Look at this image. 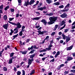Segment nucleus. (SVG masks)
I'll return each instance as SVG.
<instances>
[{
    "instance_id": "f257e3e1",
    "label": "nucleus",
    "mask_w": 75,
    "mask_h": 75,
    "mask_svg": "<svg viewBox=\"0 0 75 75\" xmlns=\"http://www.w3.org/2000/svg\"><path fill=\"white\" fill-rule=\"evenodd\" d=\"M8 22L12 25H16V26H17L16 28H15L13 30V31H15L14 32L13 34H17L18 31V29L21 28L22 26L21 25V24H20V23L19 22H18L15 23H14L11 22L9 21H8Z\"/></svg>"
},
{
    "instance_id": "f03ea898",
    "label": "nucleus",
    "mask_w": 75,
    "mask_h": 75,
    "mask_svg": "<svg viewBox=\"0 0 75 75\" xmlns=\"http://www.w3.org/2000/svg\"><path fill=\"white\" fill-rule=\"evenodd\" d=\"M58 18L56 17H51L49 18V20H50V21L48 22V24L49 25H51L55 23V22L57 20Z\"/></svg>"
},
{
    "instance_id": "7ed1b4c3",
    "label": "nucleus",
    "mask_w": 75,
    "mask_h": 75,
    "mask_svg": "<svg viewBox=\"0 0 75 75\" xmlns=\"http://www.w3.org/2000/svg\"><path fill=\"white\" fill-rule=\"evenodd\" d=\"M33 48L34 49H38L39 48V47H37V46L36 45H34L33 46H32L30 47H28V51H30L31 50H32L33 49Z\"/></svg>"
},
{
    "instance_id": "20e7f679",
    "label": "nucleus",
    "mask_w": 75,
    "mask_h": 75,
    "mask_svg": "<svg viewBox=\"0 0 75 75\" xmlns=\"http://www.w3.org/2000/svg\"><path fill=\"white\" fill-rule=\"evenodd\" d=\"M66 42L67 43L68 41H70L71 40V38L69 37V35H68V36H66Z\"/></svg>"
},
{
    "instance_id": "39448f33",
    "label": "nucleus",
    "mask_w": 75,
    "mask_h": 75,
    "mask_svg": "<svg viewBox=\"0 0 75 75\" xmlns=\"http://www.w3.org/2000/svg\"><path fill=\"white\" fill-rule=\"evenodd\" d=\"M69 6H70V4H67L64 7V11L65 12L66 11H68V10H69V9L68 8L67 9H66L67 8H68L69 7Z\"/></svg>"
},
{
    "instance_id": "423d86ee",
    "label": "nucleus",
    "mask_w": 75,
    "mask_h": 75,
    "mask_svg": "<svg viewBox=\"0 0 75 75\" xmlns=\"http://www.w3.org/2000/svg\"><path fill=\"white\" fill-rule=\"evenodd\" d=\"M60 17L62 18H67V14L65 12L63 14L60 15Z\"/></svg>"
},
{
    "instance_id": "0eeeda50",
    "label": "nucleus",
    "mask_w": 75,
    "mask_h": 75,
    "mask_svg": "<svg viewBox=\"0 0 75 75\" xmlns=\"http://www.w3.org/2000/svg\"><path fill=\"white\" fill-rule=\"evenodd\" d=\"M28 5H31L30 4V2H29V0H28L27 2H25V3L24 4L23 6H26L27 7Z\"/></svg>"
},
{
    "instance_id": "6e6552de",
    "label": "nucleus",
    "mask_w": 75,
    "mask_h": 75,
    "mask_svg": "<svg viewBox=\"0 0 75 75\" xmlns=\"http://www.w3.org/2000/svg\"><path fill=\"white\" fill-rule=\"evenodd\" d=\"M8 23H7L6 24H5L3 25V28L4 29H6V30H7V28H8Z\"/></svg>"
},
{
    "instance_id": "1a4fd4ad",
    "label": "nucleus",
    "mask_w": 75,
    "mask_h": 75,
    "mask_svg": "<svg viewBox=\"0 0 75 75\" xmlns=\"http://www.w3.org/2000/svg\"><path fill=\"white\" fill-rule=\"evenodd\" d=\"M73 47V46L72 45L69 47H67L66 48V49L67 51H70V50H71L72 49Z\"/></svg>"
},
{
    "instance_id": "9d476101",
    "label": "nucleus",
    "mask_w": 75,
    "mask_h": 75,
    "mask_svg": "<svg viewBox=\"0 0 75 75\" xmlns=\"http://www.w3.org/2000/svg\"><path fill=\"white\" fill-rule=\"evenodd\" d=\"M28 61V64H29V65H31L32 63V62H33V61H34V59H29Z\"/></svg>"
},
{
    "instance_id": "9b49d317",
    "label": "nucleus",
    "mask_w": 75,
    "mask_h": 75,
    "mask_svg": "<svg viewBox=\"0 0 75 75\" xmlns=\"http://www.w3.org/2000/svg\"><path fill=\"white\" fill-rule=\"evenodd\" d=\"M40 21L43 23H44V25L45 26L47 25V22L45 20V19H42V20L41 21Z\"/></svg>"
},
{
    "instance_id": "f8f14e48",
    "label": "nucleus",
    "mask_w": 75,
    "mask_h": 75,
    "mask_svg": "<svg viewBox=\"0 0 75 75\" xmlns=\"http://www.w3.org/2000/svg\"><path fill=\"white\" fill-rule=\"evenodd\" d=\"M41 18V17H36L35 18H32V19L33 20H40Z\"/></svg>"
},
{
    "instance_id": "ddd939ff",
    "label": "nucleus",
    "mask_w": 75,
    "mask_h": 75,
    "mask_svg": "<svg viewBox=\"0 0 75 75\" xmlns=\"http://www.w3.org/2000/svg\"><path fill=\"white\" fill-rule=\"evenodd\" d=\"M35 54L34 53L30 55V59H33L34 57H35Z\"/></svg>"
},
{
    "instance_id": "4468645a",
    "label": "nucleus",
    "mask_w": 75,
    "mask_h": 75,
    "mask_svg": "<svg viewBox=\"0 0 75 75\" xmlns=\"http://www.w3.org/2000/svg\"><path fill=\"white\" fill-rule=\"evenodd\" d=\"M46 3H48V4H50L51 3H52L53 1L51 0H46Z\"/></svg>"
},
{
    "instance_id": "2eb2a0df",
    "label": "nucleus",
    "mask_w": 75,
    "mask_h": 75,
    "mask_svg": "<svg viewBox=\"0 0 75 75\" xmlns=\"http://www.w3.org/2000/svg\"><path fill=\"white\" fill-rule=\"evenodd\" d=\"M65 21H62L61 22V23L60 24V26H62V25H65Z\"/></svg>"
},
{
    "instance_id": "dca6fc26",
    "label": "nucleus",
    "mask_w": 75,
    "mask_h": 75,
    "mask_svg": "<svg viewBox=\"0 0 75 75\" xmlns=\"http://www.w3.org/2000/svg\"><path fill=\"white\" fill-rule=\"evenodd\" d=\"M73 59V58L69 57L67 58V61H71Z\"/></svg>"
},
{
    "instance_id": "f3484780",
    "label": "nucleus",
    "mask_w": 75,
    "mask_h": 75,
    "mask_svg": "<svg viewBox=\"0 0 75 75\" xmlns=\"http://www.w3.org/2000/svg\"><path fill=\"white\" fill-rule=\"evenodd\" d=\"M35 2V0H31L30 2V4L31 5L32 4H34Z\"/></svg>"
},
{
    "instance_id": "a211bd4d",
    "label": "nucleus",
    "mask_w": 75,
    "mask_h": 75,
    "mask_svg": "<svg viewBox=\"0 0 75 75\" xmlns=\"http://www.w3.org/2000/svg\"><path fill=\"white\" fill-rule=\"evenodd\" d=\"M18 5L19 6H21V0H18Z\"/></svg>"
},
{
    "instance_id": "6ab92c4d",
    "label": "nucleus",
    "mask_w": 75,
    "mask_h": 75,
    "mask_svg": "<svg viewBox=\"0 0 75 75\" xmlns=\"http://www.w3.org/2000/svg\"><path fill=\"white\" fill-rule=\"evenodd\" d=\"M35 74V69L33 70L31 73L30 74V75H33V74Z\"/></svg>"
},
{
    "instance_id": "aec40b11",
    "label": "nucleus",
    "mask_w": 75,
    "mask_h": 75,
    "mask_svg": "<svg viewBox=\"0 0 75 75\" xmlns=\"http://www.w3.org/2000/svg\"><path fill=\"white\" fill-rule=\"evenodd\" d=\"M10 30L11 31V32L10 33H9V35H12V34H13V33H14V31L13 30V29H11Z\"/></svg>"
},
{
    "instance_id": "412c9836",
    "label": "nucleus",
    "mask_w": 75,
    "mask_h": 75,
    "mask_svg": "<svg viewBox=\"0 0 75 75\" xmlns=\"http://www.w3.org/2000/svg\"><path fill=\"white\" fill-rule=\"evenodd\" d=\"M59 4H60L59 2H58L54 3L53 4H54L55 6H58V5H59Z\"/></svg>"
},
{
    "instance_id": "4be33fe9",
    "label": "nucleus",
    "mask_w": 75,
    "mask_h": 75,
    "mask_svg": "<svg viewBox=\"0 0 75 75\" xmlns=\"http://www.w3.org/2000/svg\"><path fill=\"white\" fill-rule=\"evenodd\" d=\"M4 51V49H3L0 52V57H2V53L3 52V51Z\"/></svg>"
},
{
    "instance_id": "5701e85b",
    "label": "nucleus",
    "mask_w": 75,
    "mask_h": 75,
    "mask_svg": "<svg viewBox=\"0 0 75 75\" xmlns=\"http://www.w3.org/2000/svg\"><path fill=\"white\" fill-rule=\"evenodd\" d=\"M18 34L16 35H14L13 36V38L12 39V40H14L15 38H17V37H18Z\"/></svg>"
},
{
    "instance_id": "b1692460",
    "label": "nucleus",
    "mask_w": 75,
    "mask_h": 75,
    "mask_svg": "<svg viewBox=\"0 0 75 75\" xmlns=\"http://www.w3.org/2000/svg\"><path fill=\"white\" fill-rule=\"evenodd\" d=\"M3 18L4 20H6V19H7V16L6 15H5L4 16Z\"/></svg>"
},
{
    "instance_id": "393cba45",
    "label": "nucleus",
    "mask_w": 75,
    "mask_h": 75,
    "mask_svg": "<svg viewBox=\"0 0 75 75\" xmlns=\"http://www.w3.org/2000/svg\"><path fill=\"white\" fill-rule=\"evenodd\" d=\"M34 51H35V50H32L29 53V54H33L34 52Z\"/></svg>"
},
{
    "instance_id": "a878e982",
    "label": "nucleus",
    "mask_w": 75,
    "mask_h": 75,
    "mask_svg": "<svg viewBox=\"0 0 75 75\" xmlns=\"http://www.w3.org/2000/svg\"><path fill=\"white\" fill-rule=\"evenodd\" d=\"M62 36L63 37V39H64V40H65V38H66V36H65L64 34H62Z\"/></svg>"
},
{
    "instance_id": "bb28decb",
    "label": "nucleus",
    "mask_w": 75,
    "mask_h": 75,
    "mask_svg": "<svg viewBox=\"0 0 75 75\" xmlns=\"http://www.w3.org/2000/svg\"><path fill=\"white\" fill-rule=\"evenodd\" d=\"M19 35H20V36H22V35H23V30H21L20 32Z\"/></svg>"
},
{
    "instance_id": "cd10ccee",
    "label": "nucleus",
    "mask_w": 75,
    "mask_h": 75,
    "mask_svg": "<svg viewBox=\"0 0 75 75\" xmlns=\"http://www.w3.org/2000/svg\"><path fill=\"white\" fill-rule=\"evenodd\" d=\"M9 7H10L9 6H7L6 7L4 8V10H5V11H7V9H8V8H9Z\"/></svg>"
},
{
    "instance_id": "c85d7f7f",
    "label": "nucleus",
    "mask_w": 75,
    "mask_h": 75,
    "mask_svg": "<svg viewBox=\"0 0 75 75\" xmlns=\"http://www.w3.org/2000/svg\"><path fill=\"white\" fill-rule=\"evenodd\" d=\"M38 10H40V11H43V8L42 7H40L37 9Z\"/></svg>"
},
{
    "instance_id": "c756f323",
    "label": "nucleus",
    "mask_w": 75,
    "mask_h": 75,
    "mask_svg": "<svg viewBox=\"0 0 75 75\" xmlns=\"http://www.w3.org/2000/svg\"><path fill=\"white\" fill-rule=\"evenodd\" d=\"M13 62V60H12V59H10L9 62H8V64H11Z\"/></svg>"
},
{
    "instance_id": "7c9ffc66",
    "label": "nucleus",
    "mask_w": 75,
    "mask_h": 75,
    "mask_svg": "<svg viewBox=\"0 0 75 75\" xmlns=\"http://www.w3.org/2000/svg\"><path fill=\"white\" fill-rule=\"evenodd\" d=\"M42 5V2H40V4L38 5V8H39V7H40Z\"/></svg>"
},
{
    "instance_id": "2f4dec72",
    "label": "nucleus",
    "mask_w": 75,
    "mask_h": 75,
    "mask_svg": "<svg viewBox=\"0 0 75 75\" xmlns=\"http://www.w3.org/2000/svg\"><path fill=\"white\" fill-rule=\"evenodd\" d=\"M3 6H4L3 4H2L0 6V9H1V10H3Z\"/></svg>"
},
{
    "instance_id": "473e14b6",
    "label": "nucleus",
    "mask_w": 75,
    "mask_h": 75,
    "mask_svg": "<svg viewBox=\"0 0 75 75\" xmlns=\"http://www.w3.org/2000/svg\"><path fill=\"white\" fill-rule=\"evenodd\" d=\"M14 52H12L11 53V54L10 56V57H13V55H14Z\"/></svg>"
},
{
    "instance_id": "72a5a7b5",
    "label": "nucleus",
    "mask_w": 75,
    "mask_h": 75,
    "mask_svg": "<svg viewBox=\"0 0 75 75\" xmlns=\"http://www.w3.org/2000/svg\"><path fill=\"white\" fill-rule=\"evenodd\" d=\"M64 7V6L63 5H60L59 6V8H63Z\"/></svg>"
},
{
    "instance_id": "f704fd0d",
    "label": "nucleus",
    "mask_w": 75,
    "mask_h": 75,
    "mask_svg": "<svg viewBox=\"0 0 75 75\" xmlns=\"http://www.w3.org/2000/svg\"><path fill=\"white\" fill-rule=\"evenodd\" d=\"M65 26H66V24H65L62 27L60 28V30H62V29L64 28L65 27Z\"/></svg>"
},
{
    "instance_id": "c9c22d12",
    "label": "nucleus",
    "mask_w": 75,
    "mask_h": 75,
    "mask_svg": "<svg viewBox=\"0 0 75 75\" xmlns=\"http://www.w3.org/2000/svg\"><path fill=\"white\" fill-rule=\"evenodd\" d=\"M3 69L4 71H7V69L6 67H4Z\"/></svg>"
},
{
    "instance_id": "e433bc0d",
    "label": "nucleus",
    "mask_w": 75,
    "mask_h": 75,
    "mask_svg": "<svg viewBox=\"0 0 75 75\" xmlns=\"http://www.w3.org/2000/svg\"><path fill=\"white\" fill-rule=\"evenodd\" d=\"M17 75H20L21 74V71H18L17 72Z\"/></svg>"
},
{
    "instance_id": "4c0bfd02",
    "label": "nucleus",
    "mask_w": 75,
    "mask_h": 75,
    "mask_svg": "<svg viewBox=\"0 0 75 75\" xmlns=\"http://www.w3.org/2000/svg\"><path fill=\"white\" fill-rule=\"evenodd\" d=\"M39 32L40 34H44V33L43 31L41 32L40 30L39 31Z\"/></svg>"
},
{
    "instance_id": "58836bf2",
    "label": "nucleus",
    "mask_w": 75,
    "mask_h": 75,
    "mask_svg": "<svg viewBox=\"0 0 75 75\" xmlns=\"http://www.w3.org/2000/svg\"><path fill=\"white\" fill-rule=\"evenodd\" d=\"M14 18H9V20L10 21H11L13 20H14Z\"/></svg>"
},
{
    "instance_id": "ea45409f",
    "label": "nucleus",
    "mask_w": 75,
    "mask_h": 75,
    "mask_svg": "<svg viewBox=\"0 0 75 75\" xmlns=\"http://www.w3.org/2000/svg\"><path fill=\"white\" fill-rule=\"evenodd\" d=\"M53 47V45H49L48 47L49 48H50V50H51V47Z\"/></svg>"
},
{
    "instance_id": "a19ab883",
    "label": "nucleus",
    "mask_w": 75,
    "mask_h": 75,
    "mask_svg": "<svg viewBox=\"0 0 75 75\" xmlns=\"http://www.w3.org/2000/svg\"><path fill=\"white\" fill-rule=\"evenodd\" d=\"M69 31V29H66L64 30V33H67Z\"/></svg>"
},
{
    "instance_id": "79ce46f5",
    "label": "nucleus",
    "mask_w": 75,
    "mask_h": 75,
    "mask_svg": "<svg viewBox=\"0 0 75 75\" xmlns=\"http://www.w3.org/2000/svg\"><path fill=\"white\" fill-rule=\"evenodd\" d=\"M30 39H27L26 41V43H27L28 42H30Z\"/></svg>"
},
{
    "instance_id": "37998d69",
    "label": "nucleus",
    "mask_w": 75,
    "mask_h": 75,
    "mask_svg": "<svg viewBox=\"0 0 75 75\" xmlns=\"http://www.w3.org/2000/svg\"><path fill=\"white\" fill-rule=\"evenodd\" d=\"M27 51H23V54L24 55H25V54H27Z\"/></svg>"
},
{
    "instance_id": "c03bdc74",
    "label": "nucleus",
    "mask_w": 75,
    "mask_h": 75,
    "mask_svg": "<svg viewBox=\"0 0 75 75\" xmlns=\"http://www.w3.org/2000/svg\"><path fill=\"white\" fill-rule=\"evenodd\" d=\"M53 14H53V13H49L48 16H53Z\"/></svg>"
},
{
    "instance_id": "a18cd8bd",
    "label": "nucleus",
    "mask_w": 75,
    "mask_h": 75,
    "mask_svg": "<svg viewBox=\"0 0 75 75\" xmlns=\"http://www.w3.org/2000/svg\"><path fill=\"white\" fill-rule=\"evenodd\" d=\"M40 25L38 24V25L37 26V25H36L35 26V28H40Z\"/></svg>"
},
{
    "instance_id": "49530a36",
    "label": "nucleus",
    "mask_w": 75,
    "mask_h": 75,
    "mask_svg": "<svg viewBox=\"0 0 75 75\" xmlns=\"http://www.w3.org/2000/svg\"><path fill=\"white\" fill-rule=\"evenodd\" d=\"M55 32H52L51 33V35H52V36H54V35H55Z\"/></svg>"
},
{
    "instance_id": "de8ad7c7",
    "label": "nucleus",
    "mask_w": 75,
    "mask_h": 75,
    "mask_svg": "<svg viewBox=\"0 0 75 75\" xmlns=\"http://www.w3.org/2000/svg\"><path fill=\"white\" fill-rule=\"evenodd\" d=\"M25 28V26H23L22 27L21 30L23 31V30H24V28Z\"/></svg>"
},
{
    "instance_id": "09e8293b",
    "label": "nucleus",
    "mask_w": 75,
    "mask_h": 75,
    "mask_svg": "<svg viewBox=\"0 0 75 75\" xmlns=\"http://www.w3.org/2000/svg\"><path fill=\"white\" fill-rule=\"evenodd\" d=\"M64 73V74H65L66 75H67V74H68V73H69V71H65Z\"/></svg>"
},
{
    "instance_id": "8fccbe9b",
    "label": "nucleus",
    "mask_w": 75,
    "mask_h": 75,
    "mask_svg": "<svg viewBox=\"0 0 75 75\" xmlns=\"http://www.w3.org/2000/svg\"><path fill=\"white\" fill-rule=\"evenodd\" d=\"M10 11L11 12H14V9L11 8L10 9Z\"/></svg>"
},
{
    "instance_id": "3c124183",
    "label": "nucleus",
    "mask_w": 75,
    "mask_h": 75,
    "mask_svg": "<svg viewBox=\"0 0 75 75\" xmlns=\"http://www.w3.org/2000/svg\"><path fill=\"white\" fill-rule=\"evenodd\" d=\"M56 54L58 55H59L60 54V52H59V51H58L57 53H56Z\"/></svg>"
},
{
    "instance_id": "603ef678",
    "label": "nucleus",
    "mask_w": 75,
    "mask_h": 75,
    "mask_svg": "<svg viewBox=\"0 0 75 75\" xmlns=\"http://www.w3.org/2000/svg\"><path fill=\"white\" fill-rule=\"evenodd\" d=\"M35 61L37 63H40V61L38 60V59L36 60Z\"/></svg>"
},
{
    "instance_id": "864d4df0",
    "label": "nucleus",
    "mask_w": 75,
    "mask_h": 75,
    "mask_svg": "<svg viewBox=\"0 0 75 75\" xmlns=\"http://www.w3.org/2000/svg\"><path fill=\"white\" fill-rule=\"evenodd\" d=\"M18 16H19V13H17L16 14V18H18Z\"/></svg>"
},
{
    "instance_id": "5fc2aeb1",
    "label": "nucleus",
    "mask_w": 75,
    "mask_h": 75,
    "mask_svg": "<svg viewBox=\"0 0 75 75\" xmlns=\"http://www.w3.org/2000/svg\"><path fill=\"white\" fill-rule=\"evenodd\" d=\"M50 37H49V36H46V38L45 39V40H47V39H48V38H49Z\"/></svg>"
},
{
    "instance_id": "6e6d98bb",
    "label": "nucleus",
    "mask_w": 75,
    "mask_h": 75,
    "mask_svg": "<svg viewBox=\"0 0 75 75\" xmlns=\"http://www.w3.org/2000/svg\"><path fill=\"white\" fill-rule=\"evenodd\" d=\"M71 71L72 72H74V73H75V70H71Z\"/></svg>"
},
{
    "instance_id": "4d7b16f0",
    "label": "nucleus",
    "mask_w": 75,
    "mask_h": 75,
    "mask_svg": "<svg viewBox=\"0 0 75 75\" xmlns=\"http://www.w3.org/2000/svg\"><path fill=\"white\" fill-rule=\"evenodd\" d=\"M52 72H49L48 74V75H52Z\"/></svg>"
},
{
    "instance_id": "13d9d810",
    "label": "nucleus",
    "mask_w": 75,
    "mask_h": 75,
    "mask_svg": "<svg viewBox=\"0 0 75 75\" xmlns=\"http://www.w3.org/2000/svg\"><path fill=\"white\" fill-rule=\"evenodd\" d=\"M61 68V67L60 66H59V67H58L57 69H58V70H59Z\"/></svg>"
},
{
    "instance_id": "bf43d9fd",
    "label": "nucleus",
    "mask_w": 75,
    "mask_h": 75,
    "mask_svg": "<svg viewBox=\"0 0 75 75\" xmlns=\"http://www.w3.org/2000/svg\"><path fill=\"white\" fill-rule=\"evenodd\" d=\"M60 43H61V44H62L63 42H64V40H60Z\"/></svg>"
},
{
    "instance_id": "052dcab7",
    "label": "nucleus",
    "mask_w": 75,
    "mask_h": 75,
    "mask_svg": "<svg viewBox=\"0 0 75 75\" xmlns=\"http://www.w3.org/2000/svg\"><path fill=\"white\" fill-rule=\"evenodd\" d=\"M58 27V25H56L55 26V28H57V27Z\"/></svg>"
},
{
    "instance_id": "680f3d73",
    "label": "nucleus",
    "mask_w": 75,
    "mask_h": 75,
    "mask_svg": "<svg viewBox=\"0 0 75 75\" xmlns=\"http://www.w3.org/2000/svg\"><path fill=\"white\" fill-rule=\"evenodd\" d=\"M47 58V57H45V58H43L42 59V61H44V60H45V59L46 58Z\"/></svg>"
},
{
    "instance_id": "e2e57ef3",
    "label": "nucleus",
    "mask_w": 75,
    "mask_h": 75,
    "mask_svg": "<svg viewBox=\"0 0 75 75\" xmlns=\"http://www.w3.org/2000/svg\"><path fill=\"white\" fill-rule=\"evenodd\" d=\"M75 31V30L74 29H73L71 30L70 31L71 32V33H73V32H74V31Z\"/></svg>"
},
{
    "instance_id": "0e129e2a",
    "label": "nucleus",
    "mask_w": 75,
    "mask_h": 75,
    "mask_svg": "<svg viewBox=\"0 0 75 75\" xmlns=\"http://www.w3.org/2000/svg\"><path fill=\"white\" fill-rule=\"evenodd\" d=\"M75 28V26H71V29H74Z\"/></svg>"
},
{
    "instance_id": "69168bd1",
    "label": "nucleus",
    "mask_w": 75,
    "mask_h": 75,
    "mask_svg": "<svg viewBox=\"0 0 75 75\" xmlns=\"http://www.w3.org/2000/svg\"><path fill=\"white\" fill-rule=\"evenodd\" d=\"M60 67H64V64H61L60 65Z\"/></svg>"
},
{
    "instance_id": "338daca9",
    "label": "nucleus",
    "mask_w": 75,
    "mask_h": 75,
    "mask_svg": "<svg viewBox=\"0 0 75 75\" xmlns=\"http://www.w3.org/2000/svg\"><path fill=\"white\" fill-rule=\"evenodd\" d=\"M23 74H25V71L24 70H22Z\"/></svg>"
},
{
    "instance_id": "774afa93",
    "label": "nucleus",
    "mask_w": 75,
    "mask_h": 75,
    "mask_svg": "<svg viewBox=\"0 0 75 75\" xmlns=\"http://www.w3.org/2000/svg\"><path fill=\"white\" fill-rule=\"evenodd\" d=\"M36 14H38L39 15H40V13L39 12H35Z\"/></svg>"
}]
</instances>
